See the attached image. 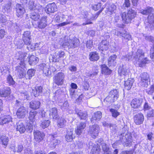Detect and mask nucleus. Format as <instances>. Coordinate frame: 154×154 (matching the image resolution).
Returning a JSON list of instances; mask_svg holds the SVG:
<instances>
[{
    "mask_svg": "<svg viewBox=\"0 0 154 154\" xmlns=\"http://www.w3.org/2000/svg\"><path fill=\"white\" fill-rule=\"evenodd\" d=\"M133 62L137 64L140 67H143L149 62V60L146 57H144V53L140 49L137 50L134 53H129L125 56H123L122 59L126 61H128L132 58Z\"/></svg>",
    "mask_w": 154,
    "mask_h": 154,
    "instance_id": "1",
    "label": "nucleus"
},
{
    "mask_svg": "<svg viewBox=\"0 0 154 154\" xmlns=\"http://www.w3.org/2000/svg\"><path fill=\"white\" fill-rule=\"evenodd\" d=\"M63 40L64 42L61 45L64 47L67 46L69 48H74L79 45V41L76 38L71 39L69 37L66 36Z\"/></svg>",
    "mask_w": 154,
    "mask_h": 154,
    "instance_id": "2",
    "label": "nucleus"
},
{
    "mask_svg": "<svg viewBox=\"0 0 154 154\" xmlns=\"http://www.w3.org/2000/svg\"><path fill=\"white\" fill-rule=\"evenodd\" d=\"M136 12L132 9H130L128 13L123 12L121 14L123 22L126 24L131 23V20L134 19L136 15Z\"/></svg>",
    "mask_w": 154,
    "mask_h": 154,
    "instance_id": "3",
    "label": "nucleus"
},
{
    "mask_svg": "<svg viewBox=\"0 0 154 154\" xmlns=\"http://www.w3.org/2000/svg\"><path fill=\"white\" fill-rule=\"evenodd\" d=\"M15 104L18 106H20L17 109L16 112V115L17 118L19 119L24 118L28 113V111L27 108L21 105L22 103L19 100H17Z\"/></svg>",
    "mask_w": 154,
    "mask_h": 154,
    "instance_id": "4",
    "label": "nucleus"
},
{
    "mask_svg": "<svg viewBox=\"0 0 154 154\" xmlns=\"http://www.w3.org/2000/svg\"><path fill=\"white\" fill-rule=\"evenodd\" d=\"M50 140L48 142V145L51 148L54 149L59 145L61 142L60 137L56 134L50 135Z\"/></svg>",
    "mask_w": 154,
    "mask_h": 154,
    "instance_id": "5",
    "label": "nucleus"
},
{
    "mask_svg": "<svg viewBox=\"0 0 154 154\" xmlns=\"http://www.w3.org/2000/svg\"><path fill=\"white\" fill-rule=\"evenodd\" d=\"M131 136L130 134L122 133L120 136V140L123 143H125L126 146H130L132 142Z\"/></svg>",
    "mask_w": 154,
    "mask_h": 154,
    "instance_id": "6",
    "label": "nucleus"
},
{
    "mask_svg": "<svg viewBox=\"0 0 154 154\" xmlns=\"http://www.w3.org/2000/svg\"><path fill=\"white\" fill-rule=\"evenodd\" d=\"M64 74L62 72H59L53 77L54 82L57 85H61L64 81Z\"/></svg>",
    "mask_w": 154,
    "mask_h": 154,
    "instance_id": "7",
    "label": "nucleus"
},
{
    "mask_svg": "<svg viewBox=\"0 0 154 154\" xmlns=\"http://www.w3.org/2000/svg\"><path fill=\"white\" fill-rule=\"evenodd\" d=\"M99 127L97 124L89 126L88 130V133L92 137L95 138L98 136L99 132Z\"/></svg>",
    "mask_w": 154,
    "mask_h": 154,
    "instance_id": "8",
    "label": "nucleus"
},
{
    "mask_svg": "<svg viewBox=\"0 0 154 154\" xmlns=\"http://www.w3.org/2000/svg\"><path fill=\"white\" fill-rule=\"evenodd\" d=\"M119 97V92L116 89L111 90L109 92L108 97H107L105 100L110 102H114Z\"/></svg>",
    "mask_w": 154,
    "mask_h": 154,
    "instance_id": "9",
    "label": "nucleus"
},
{
    "mask_svg": "<svg viewBox=\"0 0 154 154\" xmlns=\"http://www.w3.org/2000/svg\"><path fill=\"white\" fill-rule=\"evenodd\" d=\"M140 76L141 78L140 82L141 86L147 87L148 85V80L149 77V75L146 72H143L140 74Z\"/></svg>",
    "mask_w": 154,
    "mask_h": 154,
    "instance_id": "10",
    "label": "nucleus"
},
{
    "mask_svg": "<svg viewBox=\"0 0 154 154\" xmlns=\"http://www.w3.org/2000/svg\"><path fill=\"white\" fill-rule=\"evenodd\" d=\"M28 7L30 10L33 11H37L39 12H41L43 10L42 7L39 4H35L34 0H30L29 1Z\"/></svg>",
    "mask_w": 154,
    "mask_h": 154,
    "instance_id": "11",
    "label": "nucleus"
},
{
    "mask_svg": "<svg viewBox=\"0 0 154 154\" xmlns=\"http://www.w3.org/2000/svg\"><path fill=\"white\" fill-rule=\"evenodd\" d=\"M16 15L19 17H23L24 13L25 12V9L23 5L19 4L16 5Z\"/></svg>",
    "mask_w": 154,
    "mask_h": 154,
    "instance_id": "12",
    "label": "nucleus"
},
{
    "mask_svg": "<svg viewBox=\"0 0 154 154\" xmlns=\"http://www.w3.org/2000/svg\"><path fill=\"white\" fill-rule=\"evenodd\" d=\"M22 39L25 44L30 46L31 43V38L30 32L29 31L25 32L23 34Z\"/></svg>",
    "mask_w": 154,
    "mask_h": 154,
    "instance_id": "13",
    "label": "nucleus"
},
{
    "mask_svg": "<svg viewBox=\"0 0 154 154\" xmlns=\"http://www.w3.org/2000/svg\"><path fill=\"white\" fill-rule=\"evenodd\" d=\"M143 99L141 98H136L133 99L131 102V107L134 109L139 108L141 106Z\"/></svg>",
    "mask_w": 154,
    "mask_h": 154,
    "instance_id": "14",
    "label": "nucleus"
},
{
    "mask_svg": "<svg viewBox=\"0 0 154 154\" xmlns=\"http://www.w3.org/2000/svg\"><path fill=\"white\" fill-rule=\"evenodd\" d=\"M75 137V133L73 131V129L68 130L65 137L66 140L68 142H72Z\"/></svg>",
    "mask_w": 154,
    "mask_h": 154,
    "instance_id": "15",
    "label": "nucleus"
},
{
    "mask_svg": "<svg viewBox=\"0 0 154 154\" xmlns=\"http://www.w3.org/2000/svg\"><path fill=\"white\" fill-rule=\"evenodd\" d=\"M57 8L54 3L48 4L46 7L45 11L48 14L54 13L56 11Z\"/></svg>",
    "mask_w": 154,
    "mask_h": 154,
    "instance_id": "16",
    "label": "nucleus"
},
{
    "mask_svg": "<svg viewBox=\"0 0 154 154\" xmlns=\"http://www.w3.org/2000/svg\"><path fill=\"white\" fill-rule=\"evenodd\" d=\"M144 119V116L142 113L137 114L134 117V122L137 125H140L142 124Z\"/></svg>",
    "mask_w": 154,
    "mask_h": 154,
    "instance_id": "17",
    "label": "nucleus"
},
{
    "mask_svg": "<svg viewBox=\"0 0 154 154\" xmlns=\"http://www.w3.org/2000/svg\"><path fill=\"white\" fill-rule=\"evenodd\" d=\"M33 134L35 139L36 141H39L42 140L45 136V134L43 132L38 130L34 131Z\"/></svg>",
    "mask_w": 154,
    "mask_h": 154,
    "instance_id": "18",
    "label": "nucleus"
},
{
    "mask_svg": "<svg viewBox=\"0 0 154 154\" xmlns=\"http://www.w3.org/2000/svg\"><path fill=\"white\" fill-rule=\"evenodd\" d=\"M116 6L114 4H112L108 6L105 11L106 13L108 15H111L115 13L116 11Z\"/></svg>",
    "mask_w": 154,
    "mask_h": 154,
    "instance_id": "19",
    "label": "nucleus"
},
{
    "mask_svg": "<svg viewBox=\"0 0 154 154\" xmlns=\"http://www.w3.org/2000/svg\"><path fill=\"white\" fill-rule=\"evenodd\" d=\"M11 93V89L9 87L3 88L0 90V96L5 97L9 95Z\"/></svg>",
    "mask_w": 154,
    "mask_h": 154,
    "instance_id": "20",
    "label": "nucleus"
},
{
    "mask_svg": "<svg viewBox=\"0 0 154 154\" xmlns=\"http://www.w3.org/2000/svg\"><path fill=\"white\" fill-rule=\"evenodd\" d=\"M40 68L43 70V72L46 76H49L51 75V71L47 67L45 64L42 63L40 65Z\"/></svg>",
    "mask_w": 154,
    "mask_h": 154,
    "instance_id": "21",
    "label": "nucleus"
},
{
    "mask_svg": "<svg viewBox=\"0 0 154 154\" xmlns=\"http://www.w3.org/2000/svg\"><path fill=\"white\" fill-rule=\"evenodd\" d=\"M109 45V42L106 40H103L99 44L98 48L102 51H106L108 49Z\"/></svg>",
    "mask_w": 154,
    "mask_h": 154,
    "instance_id": "22",
    "label": "nucleus"
},
{
    "mask_svg": "<svg viewBox=\"0 0 154 154\" xmlns=\"http://www.w3.org/2000/svg\"><path fill=\"white\" fill-rule=\"evenodd\" d=\"M102 117V113L100 111L95 112L91 119V122L94 123L96 121H99Z\"/></svg>",
    "mask_w": 154,
    "mask_h": 154,
    "instance_id": "23",
    "label": "nucleus"
},
{
    "mask_svg": "<svg viewBox=\"0 0 154 154\" xmlns=\"http://www.w3.org/2000/svg\"><path fill=\"white\" fill-rule=\"evenodd\" d=\"M0 121L1 124L2 125L12 122L11 117L8 115L3 116L1 118V120Z\"/></svg>",
    "mask_w": 154,
    "mask_h": 154,
    "instance_id": "24",
    "label": "nucleus"
},
{
    "mask_svg": "<svg viewBox=\"0 0 154 154\" xmlns=\"http://www.w3.org/2000/svg\"><path fill=\"white\" fill-rule=\"evenodd\" d=\"M49 116L50 118L54 119H57L59 117L57 114V109L55 107H54L50 110Z\"/></svg>",
    "mask_w": 154,
    "mask_h": 154,
    "instance_id": "25",
    "label": "nucleus"
},
{
    "mask_svg": "<svg viewBox=\"0 0 154 154\" xmlns=\"http://www.w3.org/2000/svg\"><path fill=\"white\" fill-rule=\"evenodd\" d=\"M40 102L38 100H32L29 103V107L34 110L38 109L40 105Z\"/></svg>",
    "mask_w": 154,
    "mask_h": 154,
    "instance_id": "26",
    "label": "nucleus"
},
{
    "mask_svg": "<svg viewBox=\"0 0 154 154\" xmlns=\"http://www.w3.org/2000/svg\"><path fill=\"white\" fill-rule=\"evenodd\" d=\"M117 57L116 54L111 55L108 60V65L109 66H115L116 63V59Z\"/></svg>",
    "mask_w": 154,
    "mask_h": 154,
    "instance_id": "27",
    "label": "nucleus"
},
{
    "mask_svg": "<svg viewBox=\"0 0 154 154\" xmlns=\"http://www.w3.org/2000/svg\"><path fill=\"white\" fill-rule=\"evenodd\" d=\"M9 139L8 137L2 135L0 137V143L3 147L6 148L8 144Z\"/></svg>",
    "mask_w": 154,
    "mask_h": 154,
    "instance_id": "28",
    "label": "nucleus"
},
{
    "mask_svg": "<svg viewBox=\"0 0 154 154\" xmlns=\"http://www.w3.org/2000/svg\"><path fill=\"white\" fill-rule=\"evenodd\" d=\"M86 124L84 122H81L77 126V129L75 130V133L79 135L82 133V131L86 127Z\"/></svg>",
    "mask_w": 154,
    "mask_h": 154,
    "instance_id": "29",
    "label": "nucleus"
},
{
    "mask_svg": "<svg viewBox=\"0 0 154 154\" xmlns=\"http://www.w3.org/2000/svg\"><path fill=\"white\" fill-rule=\"evenodd\" d=\"M17 130L21 133H24L26 131V128L24 125L21 121H19L17 124Z\"/></svg>",
    "mask_w": 154,
    "mask_h": 154,
    "instance_id": "30",
    "label": "nucleus"
},
{
    "mask_svg": "<svg viewBox=\"0 0 154 154\" xmlns=\"http://www.w3.org/2000/svg\"><path fill=\"white\" fill-rule=\"evenodd\" d=\"M16 71L17 72L20 78H23L25 74V71L23 68L20 66H17L15 67Z\"/></svg>",
    "mask_w": 154,
    "mask_h": 154,
    "instance_id": "31",
    "label": "nucleus"
},
{
    "mask_svg": "<svg viewBox=\"0 0 154 154\" xmlns=\"http://www.w3.org/2000/svg\"><path fill=\"white\" fill-rule=\"evenodd\" d=\"M134 80L131 78H129L127 81L125 82V88L127 90H129L131 88Z\"/></svg>",
    "mask_w": 154,
    "mask_h": 154,
    "instance_id": "32",
    "label": "nucleus"
},
{
    "mask_svg": "<svg viewBox=\"0 0 154 154\" xmlns=\"http://www.w3.org/2000/svg\"><path fill=\"white\" fill-rule=\"evenodd\" d=\"M29 58V64L31 65H35L38 61V59L37 57H36L33 55L30 56Z\"/></svg>",
    "mask_w": 154,
    "mask_h": 154,
    "instance_id": "33",
    "label": "nucleus"
},
{
    "mask_svg": "<svg viewBox=\"0 0 154 154\" xmlns=\"http://www.w3.org/2000/svg\"><path fill=\"white\" fill-rule=\"evenodd\" d=\"M75 110L76 114L81 119L85 120L87 118L88 114L86 112H83L78 109H76Z\"/></svg>",
    "mask_w": 154,
    "mask_h": 154,
    "instance_id": "34",
    "label": "nucleus"
},
{
    "mask_svg": "<svg viewBox=\"0 0 154 154\" xmlns=\"http://www.w3.org/2000/svg\"><path fill=\"white\" fill-rule=\"evenodd\" d=\"M117 35L118 36H121L122 37L126 40V41L127 42L131 39V36L129 34L127 33H122L120 32H118Z\"/></svg>",
    "mask_w": 154,
    "mask_h": 154,
    "instance_id": "35",
    "label": "nucleus"
},
{
    "mask_svg": "<svg viewBox=\"0 0 154 154\" xmlns=\"http://www.w3.org/2000/svg\"><path fill=\"white\" fill-rule=\"evenodd\" d=\"M41 12H39L37 11H32L30 15V18L34 20H38L40 18V15H39L38 13Z\"/></svg>",
    "mask_w": 154,
    "mask_h": 154,
    "instance_id": "36",
    "label": "nucleus"
},
{
    "mask_svg": "<svg viewBox=\"0 0 154 154\" xmlns=\"http://www.w3.org/2000/svg\"><path fill=\"white\" fill-rule=\"evenodd\" d=\"M118 72L119 74L121 76H125L128 74L127 69L125 68L124 66H120L119 68Z\"/></svg>",
    "mask_w": 154,
    "mask_h": 154,
    "instance_id": "37",
    "label": "nucleus"
},
{
    "mask_svg": "<svg viewBox=\"0 0 154 154\" xmlns=\"http://www.w3.org/2000/svg\"><path fill=\"white\" fill-rule=\"evenodd\" d=\"M89 59L91 61H97L99 58L98 54L96 52H92L89 54Z\"/></svg>",
    "mask_w": 154,
    "mask_h": 154,
    "instance_id": "38",
    "label": "nucleus"
},
{
    "mask_svg": "<svg viewBox=\"0 0 154 154\" xmlns=\"http://www.w3.org/2000/svg\"><path fill=\"white\" fill-rule=\"evenodd\" d=\"M37 113V112L35 110H31L30 112L29 119L32 122L35 121V117Z\"/></svg>",
    "mask_w": 154,
    "mask_h": 154,
    "instance_id": "39",
    "label": "nucleus"
},
{
    "mask_svg": "<svg viewBox=\"0 0 154 154\" xmlns=\"http://www.w3.org/2000/svg\"><path fill=\"white\" fill-rule=\"evenodd\" d=\"M42 88L41 86H37L35 87V90L34 92V95L35 97L39 96L42 93Z\"/></svg>",
    "mask_w": 154,
    "mask_h": 154,
    "instance_id": "40",
    "label": "nucleus"
},
{
    "mask_svg": "<svg viewBox=\"0 0 154 154\" xmlns=\"http://www.w3.org/2000/svg\"><path fill=\"white\" fill-rule=\"evenodd\" d=\"M100 148L99 146H94L91 150V154H98L100 151Z\"/></svg>",
    "mask_w": 154,
    "mask_h": 154,
    "instance_id": "41",
    "label": "nucleus"
},
{
    "mask_svg": "<svg viewBox=\"0 0 154 154\" xmlns=\"http://www.w3.org/2000/svg\"><path fill=\"white\" fill-rule=\"evenodd\" d=\"M153 11L152 8L148 7L144 10H141L140 11V12L144 15H148L151 13Z\"/></svg>",
    "mask_w": 154,
    "mask_h": 154,
    "instance_id": "42",
    "label": "nucleus"
},
{
    "mask_svg": "<svg viewBox=\"0 0 154 154\" xmlns=\"http://www.w3.org/2000/svg\"><path fill=\"white\" fill-rule=\"evenodd\" d=\"M102 72L103 74H109L111 73V70L105 64L102 65L101 66Z\"/></svg>",
    "mask_w": 154,
    "mask_h": 154,
    "instance_id": "43",
    "label": "nucleus"
},
{
    "mask_svg": "<svg viewBox=\"0 0 154 154\" xmlns=\"http://www.w3.org/2000/svg\"><path fill=\"white\" fill-rule=\"evenodd\" d=\"M50 122L48 120H43L41 121L40 126L43 128L48 127L49 125Z\"/></svg>",
    "mask_w": 154,
    "mask_h": 154,
    "instance_id": "44",
    "label": "nucleus"
},
{
    "mask_svg": "<svg viewBox=\"0 0 154 154\" xmlns=\"http://www.w3.org/2000/svg\"><path fill=\"white\" fill-rule=\"evenodd\" d=\"M35 73V70L34 69H29L27 72V75L26 76V79H30L33 76Z\"/></svg>",
    "mask_w": 154,
    "mask_h": 154,
    "instance_id": "45",
    "label": "nucleus"
},
{
    "mask_svg": "<svg viewBox=\"0 0 154 154\" xmlns=\"http://www.w3.org/2000/svg\"><path fill=\"white\" fill-rule=\"evenodd\" d=\"M66 121L63 118H60L58 121V126L60 128H63L65 125Z\"/></svg>",
    "mask_w": 154,
    "mask_h": 154,
    "instance_id": "46",
    "label": "nucleus"
},
{
    "mask_svg": "<svg viewBox=\"0 0 154 154\" xmlns=\"http://www.w3.org/2000/svg\"><path fill=\"white\" fill-rule=\"evenodd\" d=\"M7 17L5 15L0 13V23H5L8 20Z\"/></svg>",
    "mask_w": 154,
    "mask_h": 154,
    "instance_id": "47",
    "label": "nucleus"
},
{
    "mask_svg": "<svg viewBox=\"0 0 154 154\" xmlns=\"http://www.w3.org/2000/svg\"><path fill=\"white\" fill-rule=\"evenodd\" d=\"M7 83L9 85H13L15 84V82L14 80L11 76L9 75L7 78Z\"/></svg>",
    "mask_w": 154,
    "mask_h": 154,
    "instance_id": "48",
    "label": "nucleus"
},
{
    "mask_svg": "<svg viewBox=\"0 0 154 154\" xmlns=\"http://www.w3.org/2000/svg\"><path fill=\"white\" fill-rule=\"evenodd\" d=\"M47 24L45 20H42L38 23V27L41 29L44 28L46 26Z\"/></svg>",
    "mask_w": 154,
    "mask_h": 154,
    "instance_id": "49",
    "label": "nucleus"
},
{
    "mask_svg": "<svg viewBox=\"0 0 154 154\" xmlns=\"http://www.w3.org/2000/svg\"><path fill=\"white\" fill-rule=\"evenodd\" d=\"M110 111L111 112L112 116L115 118H116L119 115V113L116 110L113 109H110Z\"/></svg>",
    "mask_w": 154,
    "mask_h": 154,
    "instance_id": "50",
    "label": "nucleus"
},
{
    "mask_svg": "<svg viewBox=\"0 0 154 154\" xmlns=\"http://www.w3.org/2000/svg\"><path fill=\"white\" fill-rule=\"evenodd\" d=\"M51 59L52 62H59L60 58L58 56V55L56 53L54 55H51V59Z\"/></svg>",
    "mask_w": 154,
    "mask_h": 154,
    "instance_id": "51",
    "label": "nucleus"
},
{
    "mask_svg": "<svg viewBox=\"0 0 154 154\" xmlns=\"http://www.w3.org/2000/svg\"><path fill=\"white\" fill-rule=\"evenodd\" d=\"M148 21L149 23H154V14H150L148 16Z\"/></svg>",
    "mask_w": 154,
    "mask_h": 154,
    "instance_id": "52",
    "label": "nucleus"
},
{
    "mask_svg": "<svg viewBox=\"0 0 154 154\" xmlns=\"http://www.w3.org/2000/svg\"><path fill=\"white\" fill-rule=\"evenodd\" d=\"M101 6V4L100 3H98L97 4L92 5V9L96 11L100 9Z\"/></svg>",
    "mask_w": 154,
    "mask_h": 154,
    "instance_id": "53",
    "label": "nucleus"
},
{
    "mask_svg": "<svg viewBox=\"0 0 154 154\" xmlns=\"http://www.w3.org/2000/svg\"><path fill=\"white\" fill-rule=\"evenodd\" d=\"M104 9V8L103 7L101 8V9L99 11L97 12V13L95 15H93L92 17L91 18V19L92 20H94L96 19L97 17H98L99 15L100 14V13Z\"/></svg>",
    "mask_w": 154,
    "mask_h": 154,
    "instance_id": "54",
    "label": "nucleus"
},
{
    "mask_svg": "<svg viewBox=\"0 0 154 154\" xmlns=\"http://www.w3.org/2000/svg\"><path fill=\"white\" fill-rule=\"evenodd\" d=\"M102 148L104 152L110 150L109 147L105 143L103 144V145H102Z\"/></svg>",
    "mask_w": 154,
    "mask_h": 154,
    "instance_id": "55",
    "label": "nucleus"
},
{
    "mask_svg": "<svg viewBox=\"0 0 154 154\" xmlns=\"http://www.w3.org/2000/svg\"><path fill=\"white\" fill-rule=\"evenodd\" d=\"M93 41L92 40H89L87 42L86 46L87 48L89 49H91L93 46Z\"/></svg>",
    "mask_w": 154,
    "mask_h": 154,
    "instance_id": "56",
    "label": "nucleus"
},
{
    "mask_svg": "<svg viewBox=\"0 0 154 154\" xmlns=\"http://www.w3.org/2000/svg\"><path fill=\"white\" fill-rule=\"evenodd\" d=\"M151 109V107L147 102H145L143 106V109L144 111L149 110Z\"/></svg>",
    "mask_w": 154,
    "mask_h": 154,
    "instance_id": "57",
    "label": "nucleus"
},
{
    "mask_svg": "<svg viewBox=\"0 0 154 154\" xmlns=\"http://www.w3.org/2000/svg\"><path fill=\"white\" fill-rule=\"evenodd\" d=\"M154 91V86L153 85L151 86L149 89L147 91V93L149 95H152Z\"/></svg>",
    "mask_w": 154,
    "mask_h": 154,
    "instance_id": "58",
    "label": "nucleus"
},
{
    "mask_svg": "<svg viewBox=\"0 0 154 154\" xmlns=\"http://www.w3.org/2000/svg\"><path fill=\"white\" fill-rule=\"evenodd\" d=\"M130 0H125V2L123 5V6L128 8L130 7Z\"/></svg>",
    "mask_w": 154,
    "mask_h": 154,
    "instance_id": "59",
    "label": "nucleus"
},
{
    "mask_svg": "<svg viewBox=\"0 0 154 154\" xmlns=\"http://www.w3.org/2000/svg\"><path fill=\"white\" fill-rule=\"evenodd\" d=\"M150 54L151 58L154 59V44L150 49Z\"/></svg>",
    "mask_w": 154,
    "mask_h": 154,
    "instance_id": "60",
    "label": "nucleus"
},
{
    "mask_svg": "<svg viewBox=\"0 0 154 154\" xmlns=\"http://www.w3.org/2000/svg\"><path fill=\"white\" fill-rule=\"evenodd\" d=\"M109 127L112 131H115L117 129L116 125L111 123L110 124Z\"/></svg>",
    "mask_w": 154,
    "mask_h": 154,
    "instance_id": "61",
    "label": "nucleus"
},
{
    "mask_svg": "<svg viewBox=\"0 0 154 154\" xmlns=\"http://www.w3.org/2000/svg\"><path fill=\"white\" fill-rule=\"evenodd\" d=\"M13 26L15 31L17 32L20 30V29L19 24L15 23H14Z\"/></svg>",
    "mask_w": 154,
    "mask_h": 154,
    "instance_id": "62",
    "label": "nucleus"
},
{
    "mask_svg": "<svg viewBox=\"0 0 154 154\" xmlns=\"http://www.w3.org/2000/svg\"><path fill=\"white\" fill-rule=\"evenodd\" d=\"M11 3L10 2H8L5 6V8L7 10H9V11H10L11 8Z\"/></svg>",
    "mask_w": 154,
    "mask_h": 154,
    "instance_id": "63",
    "label": "nucleus"
},
{
    "mask_svg": "<svg viewBox=\"0 0 154 154\" xmlns=\"http://www.w3.org/2000/svg\"><path fill=\"white\" fill-rule=\"evenodd\" d=\"M147 117L150 118L154 116V111L153 110H151L147 114Z\"/></svg>",
    "mask_w": 154,
    "mask_h": 154,
    "instance_id": "64",
    "label": "nucleus"
}]
</instances>
